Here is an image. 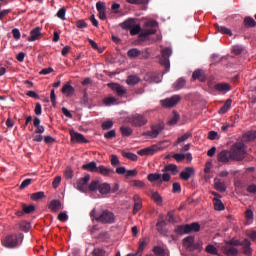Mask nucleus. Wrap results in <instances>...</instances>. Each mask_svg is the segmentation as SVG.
<instances>
[{
  "instance_id": "obj_54",
  "label": "nucleus",
  "mask_w": 256,
  "mask_h": 256,
  "mask_svg": "<svg viewBox=\"0 0 256 256\" xmlns=\"http://www.w3.org/2000/svg\"><path fill=\"white\" fill-rule=\"evenodd\" d=\"M153 252L157 256H165V250L160 246H155Z\"/></svg>"
},
{
  "instance_id": "obj_58",
  "label": "nucleus",
  "mask_w": 256,
  "mask_h": 256,
  "mask_svg": "<svg viewBox=\"0 0 256 256\" xmlns=\"http://www.w3.org/2000/svg\"><path fill=\"white\" fill-rule=\"evenodd\" d=\"M111 165L112 167H117V165H120L121 162L119 161V157L117 155H111Z\"/></svg>"
},
{
  "instance_id": "obj_45",
  "label": "nucleus",
  "mask_w": 256,
  "mask_h": 256,
  "mask_svg": "<svg viewBox=\"0 0 256 256\" xmlns=\"http://www.w3.org/2000/svg\"><path fill=\"white\" fill-rule=\"evenodd\" d=\"M190 137H192L191 132L185 133L184 135L178 137L175 145H179L180 143H185V141H187V139H189Z\"/></svg>"
},
{
  "instance_id": "obj_13",
  "label": "nucleus",
  "mask_w": 256,
  "mask_h": 256,
  "mask_svg": "<svg viewBox=\"0 0 256 256\" xmlns=\"http://www.w3.org/2000/svg\"><path fill=\"white\" fill-rule=\"evenodd\" d=\"M157 151H161V147H159V145H152L150 147L139 150L138 155H155Z\"/></svg>"
},
{
  "instance_id": "obj_35",
  "label": "nucleus",
  "mask_w": 256,
  "mask_h": 256,
  "mask_svg": "<svg viewBox=\"0 0 256 256\" xmlns=\"http://www.w3.org/2000/svg\"><path fill=\"white\" fill-rule=\"evenodd\" d=\"M140 55H141V51L137 48H132L127 52V56L130 59H137V57H139Z\"/></svg>"
},
{
  "instance_id": "obj_26",
  "label": "nucleus",
  "mask_w": 256,
  "mask_h": 256,
  "mask_svg": "<svg viewBox=\"0 0 256 256\" xmlns=\"http://www.w3.org/2000/svg\"><path fill=\"white\" fill-rule=\"evenodd\" d=\"M98 191L101 193V195H107L111 193V185L109 183H102L98 187Z\"/></svg>"
},
{
  "instance_id": "obj_60",
  "label": "nucleus",
  "mask_w": 256,
  "mask_h": 256,
  "mask_svg": "<svg viewBox=\"0 0 256 256\" xmlns=\"http://www.w3.org/2000/svg\"><path fill=\"white\" fill-rule=\"evenodd\" d=\"M138 173L139 172L137 171V169L127 170L126 174H125V177H127V178H129V177H137Z\"/></svg>"
},
{
  "instance_id": "obj_4",
  "label": "nucleus",
  "mask_w": 256,
  "mask_h": 256,
  "mask_svg": "<svg viewBox=\"0 0 256 256\" xmlns=\"http://www.w3.org/2000/svg\"><path fill=\"white\" fill-rule=\"evenodd\" d=\"M144 27L146 29L142 31L138 36L139 41H147L149 35H155V33H157V27H159V23L155 20H150L144 24Z\"/></svg>"
},
{
  "instance_id": "obj_1",
  "label": "nucleus",
  "mask_w": 256,
  "mask_h": 256,
  "mask_svg": "<svg viewBox=\"0 0 256 256\" xmlns=\"http://www.w3.org/2000/svg\"><path fill=\"white\" fill-rule=\"evenodd\" d=\"M161 171L163 172L162 175L160 173L149 174L147 176V180L150 183H155V181L169 183V181H171V175H177V173H179V168H177V165L175 164H168L164 166V168Z\"/></svg>"
},
{
  "instance_id": "obj_55",
  "label": "nucleus",
  "mask_w": 256,
  "mask_h": 256,
  "mask_svg": "<svg viewBox=\"0 0 256 256\" xmlns=\"http://www.w3.org/2000/svg\"><path fill=\"white\" fill-rule=\"evenodd\" d=\"M226 245H230L231 247H239V245H243V242L235 239H231L226 242Z\"/></svg>"
},
{
  "instance_id": "obj_38",
  "label": "nucleus",
  "mask_w": 256,
  "mask_h": 256,
  "mask_svg": "<svg viewBox=\"0 0 256 256\" xmlns=\"http://www.w3.org/2000/svg\"><path fill=\"white\" fill-rule=\"evenodd\" d=\"M139 81H141V78H139L138 76L135 75H130L128 76L126 83L127 85H137V83H139Z\"/></svg>"
},
{
  "instance_id": "obj_12",
  "label": "nucleus",
  "mask_w": 256,
  "mask_h": 256,
  "mask_svg": "<svg viewBox=\"0 0 256 256\" xmlns=\"http://www.w3.org/2000/svg\"><path fill=\"white\" fill-rule=\"evenodd\" d=\"M70 137L72 143H89V140L81 133L75 132L74 130L70 131Z\"/></svg>"
},
{
  "instance_id": "obj_15",
  "label": "nucleus",
  "mask_w": 256,
  "mask_h": 256,
  "mask_svg": "<svg viewBox=\"0 0 256 256\" xmlns=\"http://www.w3.org/2000/svg\"><path fill=\"white\" fill-rule=\"evenodd\" d=\"M222 253L228 256H236V255H239V250L234 246L226 244L222 246Z\"/></svg>"
},
{
  "instance_id": "obj_61",
  "label": "nucleus",
  "mask_w": 256,
  "mask_h": 256,
  "mask_svg": "<svg viewBox=\"0 0 256 256\" xmlns=\"http://www.w3.org/2000/svg\"><path fill=\"white\" fill-rule=\"evenodd\" d=\"M232 53H234V55H241V53H243V47L239 45L233 46Z\"/></svg>"
},
{
  "instance_id": "obj_33",
  "label": "nucleus",
  "mask_w": 256,
  "mask_h": 256,
  "mask_svg": "<svg viewBox=\"0 0 256 256\" xmlns=\"http://www.w3.org/2000/svg\"><path fill=\"white\" fill-rule=\"evenodd\" d=\"M244 26L248 29H251L252 27H256V21L251 16H247L244 18Z\"/></svg>"
},
{
  "instance_id": "obj_32",
  "label": "nucleus",
  "mask_w": 256,
  "mask_h": 256,
  "mask_svg": "<svg viewBox=\"0 0 256 256\" xmlns=\"http://www.w3.org/2000/svg\"><path fill=\"white\" fill-rule=\"evenodd\" d=\"M214 27L218 33H222L223 35H233V33H231V29L225 26H219V24H215Z\"/></svg>"
},
{
  "instance_id": "obj_8",
  "label": "nucleus",
  "mask_w": 256,
  "mask_h": 256,
  "mask_svg": "<svg viewBox=\"0 0 256 256\" xmlns=\"http://www.w3.org/2000/svg\"><path fill=\"white\" fill-rule=\"evenodd\" d=\"M164 129L165 125L163 123L154 124L151 126V131H147L144 135H147V137H150L151 139H157Z\"/></svg>"
},
{
  "instance_id": "obj_6",
  "label": "nucleus",
  "mask_w": 256,
  "mask_h": 256,
  "mask_svg": "<svg viewBox=\"0 0 256 256\" xmlns=\"http://www.w3.org/2000/svg\"><path fill=\"white\" fill-rule=\"evenodd\" d=\"M96 221L103 225H113V223H115V214L109 210H103L98 217H96Z\"/></svg>"
},
{
  "instance_id": "obj_36",
  "label": "nucleus",
  "mask_w": 256,
  "mask_h": 256,
  "mask_svg": "<svg viewBox=\"0 0 256 256\" xmlns=\"http://www.w3.org/2000/svg\"><path fill=\"white\" fill-rule=\"evenodd\" d=\"M120 131L123 137H129L133 134V129L129 126H121Z\"/></svg>"
},
{
  "instance_id": "obj_47",
  "label": "nucleus",
  "mask_w": 256,
  "mask_h": 256,
  "mask_svg": "<svg viewBox=\"0 0 256 256\" xmlns=\"http://www.w3.org/2000/svg\"><path fill=\"white\" fill-rule=\"evenodd\" d=\"M215 189L217 191H220V193H225L227 191V187L225 186V183L223 182H215Z\"/></svg>"
},
{
  "instance_id": "obj_37",
  "label": "nucleus",
  "mask_w": 256,
  "mask_h": 256,
  "mask_svg": "<svg viewBox=\"0 0 256 256\" xmlns=\"http://www.w3.org/2000/svg\"><path fill=\"white\" fill-rule=\"evenodd\" d=\"M189 227V233H192V231H194V233H199V231H201V225L199 224V222H193L191 224H188Z\"/></svg>"
},
{
  "instance_id": "obj_63",
  "label": "nucleus",
  "mask_w": 256,
  "mask_h": 256,
  "mask_svg": "<svg viewBox=\"0 0 256 256\" xmlns=\"http://www.w3.org/2000/svg\"><path fill=\"white\" fill-rule=\"evenodd\" d=\"M64 177L65 179H73V170L71 168H66Z\"/></svg>"
},
{
  "instance_id": "obj_50",
  "label": "nucleus",
  "mask_w": 256,
  "mask_h": 256,
  "mask_svg": "<svg viewBox=\"0 0 256 256\" xmlns=\"http://www.w3.org/2000/svg\"><path fill=\"white\" fill-rule=\"evenodd\" d=\"M44 197H45V192L40 191V192L33 193L31 196V199H33V201H39V199H44Z\"/></svg>"
},
{
  "instance_id": "obj_9",
  "label": "nucleus",
  "mask_w": 256,
  "mask_h": 256,
  "mask_svg": "<svg viewBox=\"0 0 256 256\" xmlns=\"http://www.w3.org/2000/svg\"><path fill=\"white\" fill-rule=\"evenodd\" d=\"M91 179V175L86 174L83 178H80L79 180H77L76 182V189H78V191H80L81 193H87L88 191V184L89 181Z\"/></svg>"
},
{
  "instance_id": "obj_43",
  "label": "nucleus",
  "mask_w": 256,
  "mask_h": 256,
  "mask_svg": "<svg viewBox=\"0 0 256 256\" xmlns=\"http://www.w3.org/2000/svg\"><path fill=\"white\" fill-rule=\"evenodd\" d=\"M151 198L157 205H161L163 203V197L159 194V192H152Z\"/></svg>"
},
{
  "instance_id": "obj_57",
  "label": "nucleus",
  "mask_w": 256,
  "mask_h": 256,
  "mask_svg": "<svg viewBox=\"0 0 256 256\" xmlns=\"http://www.w3.org/2000/svg\"><path fill=\"white\" fill-rule=\"evenodd\" d=\"M173 159H175V161H177V163H181V161H185V154H173L172 156Z\"/></svg>"
},
{
  "instance_id": "obj_52",
  "label": "nucleus",
  "mask_w": 256,
  "mask_h": 256,
  "mask_svg": "<svg viewBox=\"0 0 256 256\" xmlns=\"http://www.w3.org/2000/svg\"><path fill=\"white\" fill-rule=\"evenodd\" d=\"M180 116L177 112L174 111V116L168 121V125H177Z\"/></svg>"
},
{
  "instance_id": "obj_56",
  "label": "nucleus",
  "mask_w": 256,
  "mask_h": 256,
  "mask_svg": "<svg viewBox=\"0 0 256 256\" xmlns=\"http://www.w3.org/2000/svg\"><path fill=\"white\" fill-rule=\"evenodd\" d=\"M19 229L20 231H24V233H27V231H29V223H27L26 221L20 222Z\"/></svg>"
},
{
  "instance_id": "obj_53",
  "label": "nucleus",
  "mask_w": 256,
  "mask_h": 256,
  "mask_svg": "<svg viewBox=\"0 0 256 256\" xmlns=\"http://www.w3.org/2000/svg\"><path fill=\"white\" fill-rule=\"evenodd\" d=\"M67 13V10L65 9V7H62L58 10L57 12V17L58 19H61L62 21H65V14Z\"/></svg>"
},
{
  "instance_id": "obj_18",
  "label": "nucleus",
  "mask_w": 256,
  "mask_h": 256,
  "mask_svg": "<svg viewBox=\"0 0 256 256\" xmlns=\"http://www.w3.org/2000/svg\"><path fill=\"white\" fill-rule=\"evenodd\" d=\"M192 79L194 81H201V83H205L207 81V76H205V72L203 70H196L192 74Z\"/></svg>"
},
{
  "instance_id": "obj_62",
  "label": "nucleus",
  "mask_w": 256,
  "mask_h": 256,
  "mask_svg": "<svg viewBox=\"0 0 256 256\" xmlns=\"http://www.w3.org/2000/svg\"><path fill=\"white\" fill-rule=\"evenodd\" d=\"M181 191V184L179 182H175L172 184V193H179Z\"/></svg>"
},
{
  "instance_id": "obj_39",
  "label": "nucleus",
  "mask_w": 256,
  "mask_h": 256,
  "mask_svg": "<svg viewBox=\"0 0 256 256\" xmlns=\"http://www.w3.org/2000/svg\"><path fill=\"white\" fill-rule=\"evenodd\" d=\"M149 243V239L143 238L142 240L139 241V247H138V253H141L143 255V251L145 247H147V244Z\"/></svg>"
},
{
  "instance_id": "obj_2",
  "label": "nucleus",
  "mask_w": 256,
  "mask_h": 256,
  "mask_svg": "<svg viewBox=\"0 0 256 256\" xmlns=\"http://www.w3.org/2000/svg\"><path fill=\"white\" fill-rule=\"evenodd\" d=\"M23 233L19 234H9L2 240V245L8 249H15L23 243Z\"/></svg>"
},
{
  "instance_id": "obj_27",
  "label": "nucleus",
  "mask_w": 256,
  "mask_h": 256,
  "mask_svg": "<svg viewBox=\"0 0 256 256\" xmlns=\"http://www.w3.org/2000/svg\"><path fill=\"white\" fill-rule=\"evenodd\" d=\"M215 90L220 91L221 93H227L231 91V86L225 83H218L215 85Z\"/></svg>"
},
{
  "instance_id": "obj_28",
  "label": "nucleus",
  "mask_w": 256,
  "mask_h": 256,
  "mask_svg": "<svg viewBox=\"0 0 256 256\" xmlns=\"http://www.w3.org/2000/svg\"><path fill=\"white\" fill-rule=\"evenodd\" d=\"M96 173H100V175H103L104 177H109V174L110 173H115V171L113 169H109V168L101 165L97 168Z\"/></svg>"
},
{
  "instance_id": "obj_21",
  "label": "nucleus",
  "mask_w": 256,
  "mask_h": 256,
  "mask_svg": "<svg viewBox=\"0 0 256 256\" xmlns=\"http://www.w3.org/2000/svg\"><path fill=\"white\" fill-rule=\"evenodd\" d=\"M242 247L244 255L251 256L253 255V249H251V241L249 239H244L242 241Z\"/></svg>"
},
{
  "instance_id": "obj_34",
  "label": "nucleus",
  "mask_w": 256,
  "mask_h": 256,
  "mask_svg": "<svg viewBox=\"0 0 256 256\" xmlns=\"http://www.w3.org/2000/svg\"><path fill=\"white\" fill-rule=\"evenodd\" d=\"M135 25V19L129 18L120 24L123 29H131Z\"/></svg>"
},
{
  "instance_id": "obj_14",
  "label": "nucleus",
  "mask_w": 256,
  "mask_h": 256,
  "mask_svg": "<svg viewBox=\"0 0 256 256\" xmlns=\"http://www.w3.org/2000/svg\"><path fill=\"white\" fill-rule=\"evenodd\" d=\"M193 175H195V169L193 167H186L184 171L180 173V179H182V181H189Z\"/></svg>"
},
{
  "instance_id": "obj_49",
  "label": "nucleus",
  "mask_w": 256,
  "mask_h": 256,
  "mask_svg": "<svg viewBox=\"0 0 256 256\" xmlns=\"http://www.w3.org/2000/svg\"><path fill=\"white\" fill-rule=\"evenodd\" d=\"M22 209L26 215H29L33 213V211H35V206L34 205L27 206V204H23Z\"/></svg>"
},
{
  "instance_id": "obj_10",
  "label": "nucleus",
  "mask_w": 256,
  "mask_h": 256,
  "mask_svg": "<svg viewBox=\"0 0 256 256\" xmlns=\"http://www.w3.org/2000/svg\"><path fill=\"white\" fill-rule=\"evenodd\" d=\"M217 159L219 163H224V165H227V163H230V161H233L231 150H222L221 152L218 153Z\"/></svg>"
},
{
  "instance_id": "obj_19",
  "label": "nucleus",
  "mask_w": 256,
  "mask_h": 256,
  "mask_svg": "<svg viewBox=\"0 0 256 256\" xmlns=\"http://www.w3.org/2000/svg\"><path fill=\"white\" fill-rule=\"evenodd\" d=\"M62 93L63 95H66V97H73L75 93V88L71 86V82H67L63 87H62Z\"/></svg>"
},
{
  "instance_id": "obj_46",
  "label": "nucleus",
  "mask_w": 256,
  "mask_h": 256,
  "mask_svg": "<svg viewBox=\"0 0 256 256\" xmlns=\"http://www.w3.org/2000/svg\"><path fill=\"white\" fill-rule=\"evenodd\" d=\"M139 33H141V25L134 24L132 26V28L130 29V35H132V37H134V35H139Z\"/></svg>"
},
{
  "instance_id": "obj_31",
  "label": "nucleus",
  "mask_w": 256,
  "mask_h": 256,
  "mask_svg": "<svg viewBox=\"0 0 256 256\" xmlns=\"http://www.w3.org/2000/svg\"><path fill=\"white\" fill-rule=\"evenodd\" d=\"M193 243H195V237L193 236H187L183 239V245L186 247V249H192Z\"/></svg>"
},
{
  "instance_id": "obj_25",
  "label": "nucleus",
  "mask_w": 256,
  "mask_h": 256,
  "mask_svg": "<svg viewBox=\"0 0 256 256\" xmlns=\"http://www.w3.org/2000/svg\"><path fill=\"white\" fill-rule=\"evenodd\" d=\"M233 103V100L227 99L224 103V105L218 110L219 115H225L229 109H231V104Z\"/></svg>"
},
{
  "instance_id": "obj_16",
  "label": "nucleus",
  "mask_w": 256,
  "mask_h": 256,
  "mask_svg": "<svg viewBox=\"0 0 256 256\" xmlns=\"http://www.w3.org/2000/svg\"><path fill=\"white\" fill-rule=\"evenodd\" d=\"M108 86L110 87V89H112V91H115L118 97H123V95L127 93V90H125V87L121 86V84L110 83L108 84Z\"/></svg>"
},
{
  "instance_id": "obj_30",
  "label": "nucleus",
  "mask_w": 256,
  "mask_h": 256,
  "mask_svg": "<svg viewBox=\"0 0 256 256\" xmlns=\"http://www.w3.org/2000/svg\"><path fill=\"white\" fill-rule=\"evenodd\" d=\"M213 203L215 211H225V204H223V201H221V199L214 198Z\"/></svg>"
},
{
  "instance_id": "obj_64",
  "label": "nucleus",
  "mask_w": 256,
  "mask_h": 256,
  "mask_svg": "<svg viewBox=\"0 0 256 256\" xmlns=\"http://www.w3.org/2000/svg\"><path fill=\"white\" fill-rule=\"evenodd\" d=\"M92 255L93 256H103V255H105V251L103 249L96 248L93 250Z\"/></svg>"
},
{
  "instance_id": "obj_3",
  "label": "nucleus",
  "mask_w": 256,
  "mask_h": 256,
  "mask_svg": "<svg viewBox=\"0 0 256 256\" xmlns=\"http://www.w3.org/2000/svg\"><path fill=\"white\" fill-rule=\"evenodd\" d=\"M247 146L243 143L238 142L235 143L231 149L230 154L232 155V161H243L245 159V155H247Z\"/></svg>"
},
{
  "instance_id": "obj_23",
  "label": "nucleus",
  "mask_w": 256,
  "mask_h": 256,
  "mask_svg": "<svg viewBox=\"0 0 256 256\" xmlns=\"http://www.w3.org/2000/svg\"><path fill=\"white\" fill-rule=\"evenodd\" d=\"M48 209H50L52 213H57V211L61 209V200H52L48 205Z\"/></svg>"
},
{
  "instance_id": "obj_59",
  "label": "nucleus",
  "mask_w": 256,
  "mask_h": 256,
  "mask_svg": "<svg viewBox=\"0 0 256 256\" xmlns=\"http://www.w3.org/2000/svg\"><path fill=\"white\" fill-rule=\"evenodd\" d=\"M77 29H87V22L85 20H78L76 21Z\"/></svg>"
},
{
  "instance_id": "obj_7",
  "label": "nucleus",
  "mask_w": 256,
  "mask_h": 256,
  "mask_svg": "<svg viewBox=\"0 0 256 256\" xmlns=\"http://www.w3.org/2000/svg\"><path fill=\"white\" fill-rule=\"evenodd\" d=\"M148 119L147 116H145V114H132L129 118H128V122L130 123V125H132V127H145V125L148 123Z\"/></svg>"
},
{
  "instance_id": "obj_44",
  "label": "nucleus",
  "mask_w": 256,
  "mask_h": 256,
  "mask_svg": "<svg viewBox=\"0 0 256 256\" xmlns=\"http://www.w3.org/2000/svg\"><path fill=\"white\" fill-rule=\"evenodd\" d=\"M167 226V222L163 220V218H160L156 224V229L158 233H163V227Z\"/></svg>"
},
{
  "instance_id": "obj_5",
  "label": "nucleus",
  "mask_w": 256,
  "mask_h": 256,
  "mask_svg": "<svg viewBox=\"0 0 256 256\" xmlns=\"http://www.w3.org/2000/svg\"><path fill=\"white\" fill-rule=\"evenodd\" d=\"M171 55H173L171 48L166 47L161 50V58L159 63L165 67V71L163 73H169V70L171 69V62L169 61V57H171Z\"/></svg>"
},
{
  "instance_id": "obj_17",
  "label": "nucleus",
  "mask_w": 256,
  "mask_h": 256,
  "mask_svg": "<svg viewBox=\"0 0 256 256\" xmlns=\"http://www.w3.org/2000/svg\"><path fill=\"white\" fill-rule=\"evenodd\" d=\"M133 200H134L133 215H137V213H139V211H141L143 207V202H141V197L137 194L134 195Z\"/></svg>"
},
{
  "instance_id": "obj_24",
  "label": "nucleus",
  "mask_w": 256,
  "mask_h": 256,
  "mask_svg": "<svg viewBox=\"0 0 256 256\" xmlns=\"http://www.w3.org/2000/svg\"><path fill=\"white\" fill-rule=\"evenodd\" d=\"M82 169H84V171H90L91 173H97V163L89 162L87 164L82 165Z\"/></svg>"
},
{
  "instance_id": "obj_51",
  "label": "nucleus",
  "mask_w": 256,
  "mask_h": 256,
  "mask_svg": "<svg viewBox=\"0 0 256 256\" xmlns=\"http://www.w3.org/2000/svg\"><path fill=\"white\" fill-rule=\"evenodd\" d=\"M132 187H135L136 189H144L145 182H143L141 180H133Z\"/></svg>"
},
{
  "instance_id": "obj_29",
  "label": "nucleus",
  "mask_w": 256,
  "mask_h": 256,
  "mask_svg": "<svg viewBox=\"0 0 256 256\" xmlns=\"http://www.w3.org/2000/svg\"><path fill=\"white\" fill-rule=\"evenodd\" d=\"M187 81L185 80V78H179L174 84H173V89L175 91H181V89H183V87H185Z\"/></svg>"
},
{
  "instance_id": "obj_48",
  "label": "nucleus",
  "mask_w": 256,
  "mask_h": 256,
  "mask_svg": "<svg viewBox=\"0 0 256 256\" xmlns=\"http://www.w3.org/2000/svg\"><path fill=\"white\" fill-rule=\"evenodd\" d=\"M100 184L101 183L98 180L92 181L88 186V191H97V189L99 190Z\"/></svg>"
},
{
  "instance_id": "obj_11",
  "label": "nucleus",
  "mask_w": 256,
  "mask_h": 256,
  "mask_svg": "<svg viewBox=\"0 0 256 256\" xmlns=\"http://www.w3.org/2000/svg\"><path fill=\"white\" fill-rule=\"evenodd\" d=\"M179 101H181V97L179 95H173L170 98L161 100V105L162 107L171 108L175 107Z\"/></svg>"
},
{
  "instance_id": "obj_22",
  "label": "nucleus",
  "mask_w": 256,
  "mask_h": 256,
  "mask_svg": "<svg viewBox=\"0 0 256 256\" xmlns=\"http://www.w3.org/2000/svg\"><path fill=\"white\" fill-rule=\"evenodd\" d=\"M174 231L176 235H189V224L177 225Z\"/></svg>"
},
{
  "instance_id": "obj_42",
  "label": "nucleus",
  "mask_w": 256,
  "mask_h": 256,
  "mask_svg": "<svg viewBox=\"0 0 256 256\" xmlns=\"http://www.w3.org/2000/svg\"><path fill=\"white\" fill-rule=\"evenodd\" d=\"M205 251H206V253H209L210 255H217L219 253V250L213 244L207 245L205 248Z\"/></svg>"
},
{
  "instance_id": "obj_41",
  "label": "nucleus",
  "mask_w": 256,
  "mask_h": 256,
  "mask_svg": "<svg viewBox=\"0 0 256 256\" xmlns=\"http://www.w3.org/2000/svg\"><path fill=\"white\" fill-rule=\"evenodd\" d=\"M244 141H255L256 139V131H249L243 136Z\"/></svg>"
},
{
  "instance_id": "obj_20",
  "label": "nucleus",
  "mask_w": 256,
  "mask_h": 256,
  "mask_svg": "<svg viewBox=\"0 0 256 256\" xmlns=\"http://www.w3.org/2000/svg\"><path fill=\"white\" fill-rule=\"evenodd\" d=\"M39 37H41V28L36 27L33 30H31L30 37H28L27 41L31 43L33 41H37Z\"/></svg>"
},
{
  "instance_id": "obj_40",
  "label": "nucleus",
  "mask_w": 256,
  "mask_h": 256,
  "mask_svg": "<svg viewBox=\"0 0 256 256\" xmlns=\"http://www.w3.org/2000/svg\"><path fill=\"white\" fill-rule=\"evenodd\" d=\"M122 157H125V159H129L130 161H137V159H139L137 154L125 151L122 152Z\"/></svg>"
}]
</instances>
